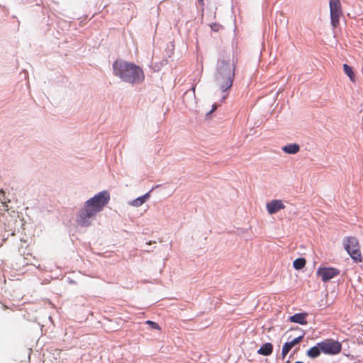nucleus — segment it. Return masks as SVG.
<instances>
[{"label": "nucleus", "mask_w": 363, "mask_h": 363, "mask_svg": "<svg viewBox=\"0 0 363 363\" xmlns=\"http://www.w3.org/2000/svg\"><path fill=\"white\" fill-rule=\"evenodd\" d=\"M110 201V194L107 191H103L87 200L77 216V223L81 226H88L91 224L90 219L101 211Z\"/></svg>", "instance_id": "1"}, {"label": "nucleus", "mask_w": 363, "mask_h": 363, "mask_svg": "<svg viewBox=\"0 0 363 363\" xmlns=\"http://www.w3.org/2000/svg\"><path fill=\"white\" fill-rule=\"evenodd\" d=\"M113 74L124 82L138 84L145 79L142 68L123 60H116L113 64Z\"/></svg>", "instance_id": "2"}, {"label": "nucleus", "mask_w": 363, "mask_h": 363, "mask_svg": "<svg viewBox=\"0 0 363 363\" xmlns=\"http://www.w3.org/2000/svg\"><path fill=\"white\" fill-rule=\"evenodd\" d=\"M235 66L223 63L218 69L216 79L220 89L225 91L233 86Z\"/></svg>", "instance_id": "3"}, {"label": "nucleus", "mask_w": 363, "mask_h": 363, "mask_svg": "<svg viewBox=\"0 0 363 363\" xmlns=\"http://www.w3.org/2000/svg\"><path fill=\"white\" fill-rule=\"evenodd\" d=\"M345 249L347 250L351 258L357 262H361L362 257L360 252V247L358 240L354 237H348L344 242Z\"/></svg>", "instance_id": "4"}, {"label": "nucleus", "mask_w": 363, "mask_h": 363, "mask_svg": "<svg viewBox=\"0 0 363 363\" xmlns=\"http://www.w3.org/2000/svg\"><path fill=\"white\" fill-rule=\"evenodd\" d=\"M322 352L329 355L337 354L341 352V343L333 339H326L320 342H318Z\"/></svg>", "instance_id": "5"}, {"label": "nucleus", "mask_w": 363, "mask_h": 363, "mask_svg": "<svg viewBox=\"0 0 363 363\" xmlns=\"http://www.w3.org/2000/svg\"><path fill=\"white\" fill-rule=\"evenodd\" d=\"M329 6L331 24L333 26V28H337L340 23V18L342 14L340 1L330 0Z\"/></svg>", "instance_id": "6"}, {"label": "nucleus", "mask_w": 363, "mask_h": 363, "mask_svg": "<svg viewBox=\"0 0 363 363\" xmlns=\"http://www.w3.org/2000/svg\"><path fill=\"white\" fill-rule=\"evenodd\" d=\"M340 271L334 267H323L317 270V275L320 276L322 281L326 282L335 277L339 275Z\"/></svg>", "instance_id": "7"}, {"label": "nucleus", "mask_w": 363, "mask_h": 363, "mask_svg": "<svg viewBox=\"0 0 363 363\" xmlns=\"http://www.w3.org/2000/svg\"><path fill=\"white\" fill-rule=\"evenodd\" d=\"M285 206L281 200H273L267 203V209L269 214H274L281 209H284Z\"/></svg>", "instance_id": "8"}, {"label": "nucleus", "mask_w": 363, "mask_h": 363, "mask_svg": "<svg viewBox=\"0 0 363 363\" xmlns=\"http://www.w3.org/2000/svg\"><path fill=\"white\" fill-rule=\"evenodd\" d=\"M273 352V345L270 342L264 343L261 346V347L258 350L257 353L264 356H269Z\"/></svg>", "instance_id": "9"}, {"label": "nucleus", "mask_w": 363, "mask_h": 363, "mask_svg": "<svg viewBox=\"0 0 363 363\" xmlns=\"http://www.w3.org/2000/svg\"><path fill=\"white\" fill-rule=\"evenodd\" d=\"M306 313H296L291 316L289 320L293 323L306 325L307 323V321L306 320Z\"/></svg>", "instance_id": "10"}, {"label": "nucleus", "mask_w": 363, "mask_h": 363, "mask_svg": "<svg viewBox=\"0 0 363 363\" xmlns=\"http://www.w3.org/2000/svg\"><path fill=\"white\" fill-rule=\"evenodd\" d=\"M281 149L285 153L294 155L300 150V147L298 144L293 143L286 145Z\"/></svg>", "instance_id": "11"}, {"label": "nucleus", "mask_w": 363, "mask_h": 363, "mask_svg": "<svg viewBox=\"0 0 363 363\" xmlns=\"http://www.w3.org/2000/svg\"><path fill=\"white\" fill-rule=\"evenodd\" d=\"M320 347L318 343L315 346L311 347L306 352V354L311 358H316L320 356L321 352Z\"/></svg>", "instance_id": "12"}, {"label": "nucleus", "mask_w": 363, "mask_h": 363, "mask_svg": "<svg viewBox=\"0 0 363 363\" xmlns=\"http://www.w3.org/2000/svg\"><path fill=\"white\" fill-rule=\"evenodd\" d=\"M343 70H344V72L345 73V74H347L348 76V77L350 78V79L352 82H355V79H356V77H355V74L353 71V69L352 67L349 66L347 64H344L343 65Z\"/></svg>", "instance_id": "13"}, {"label": "nucleus", "mask_w": 363, "mask_h": 363, "mask_svg": "<svg viewBox=\"0 0 363 363\" xmlns=\"http://www.w3.org/2000/svg\"><path fill=\"white\" fill-rule=\"evenodd\" d=\"M306 264V261L304 258H297L293 262L294 267L298 270L303 269Z\"/></svg>", "instance_id": "14"}, {"label": "nucleus", "mask_w": 363, "mask_h": 363, "mask_svg": "<svg viewBox=\"0 0 363 363\" xmlns=\"http://www.w3.org/2000/svg\"><path fill=\"white\" fill-rule=\"evenodd\" d=\"M147 196L148 194H146L133 200L131 203V205L136 207L140 206L145 201V199Z\"/></svg>", "instance_id": "15"}, {"label": "nucleus", "mask_w": 363, "mask_h": 363, "mask_svg": "<svg viewBox=\"0 0 363 363\" xmlns=\"http://www.w3.org/2000/svg\"><path fill=\"white\" fill-rule=\"evenodd\" d=\"M292 347H293L291 346V345L288 342L283 345L281 350L282 359H284L286 357V356L287 355V354L289 352Z\"/></svg>", "instance_id": "16"}, {"label": "nucleus", "mask_w": 363, "mask_h": 363, "mask_svg": "<svg viewBox=\"0 0 363 363\" xmlns=\"http://www.w3.org/2000/svg\"><path fill=\"white\" fill-rule=\"evenodd\" d=\"M303 339V335H301V336H298V337L294 339L291 342H288L291 346L294 347L296 345L300 343Z\"/></svg>", "instance_id": "17"}, {"label": "nucleus", "mask_w": 363, "mask_h": 363, "mask_svg": "<svg viewBox=\"0 0 363 363\" xmlns=\"http://www.w3.org/2000/svg\"><path fill=\"white\" fill-rule=\"evenodd\" d=\"M145 323H146V324H147V325H150V326H151V328H152V329H155V330H160V326H159V325H158L157 323H155V322H153V321H152V320H147V321L145 322Z\"/></svg>", "instance_id": "18"}, {"label": "nucleus", "mask_w": 363, "mask_h": 363, "mask_svg": "<svg viewBox=\"0 0 363 363\" xmlns=\"http://www.w3.org/2000/svg\"><path fill=\"white\" fill-rule=\"evenodd\" d=\"M199 2L201 6H204V0H199Z\"/></svg>", "instance_id": "19"}, {"label": "nucleus", "mask_w": 363, "mask_h": 363, "mask_svg": "<svg viewBox=\"0 0 363 363\" xmlns=\"http://www.w3.org/2000/svg\"><path fill=\"white\" fill-rule=\"evenodd\" d=\"M216 108H217V106H213V110L211 111V112H212V111H213L214 110H216Z\"/></svg>", "instance_id": "20"}, {"label": "nucleus", "mask_w": 363, "mask_h": 363, "mask_svg": "<svg viewBox=\"0 0 363 363\" xmlns=\"http://www.w3.org/2000/svg\"><path fill=\"white\" fill-rule=\"evenodd\" d=\"M295 363H303L302 362H296Z\"/></svg>", "instance_id": "21"}, {"label": "nucleus", "mask_w": 363, "mask_h": 363, "mask_svg": "<svg viewBox=\"0 0 363 363\" xmlns=\"http://www.w3.org/2000/svg\"><path fill=\"white\" fill-rule=\"evenodd\" d=\"M287 363H289V362H288Z\"/></svg>", "instance_id": "22"}]
</instances>
